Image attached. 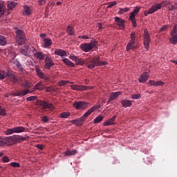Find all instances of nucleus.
<instances>
[{
  "mask_svg": "<svg viewBox=\"0 0 177 177\" xmlns=\"http://www.w3.org/2000/svg\"><path fill=\"white\" fill-rule=\"evenodd\" d=\"M46 92H52V91H55V90H53V88H52V87H46Z\"/></svg>",
  "mask_w": 177,
  "mask_h": 177,
  "instance_id": "56",
  "label": "nucleus"
},
{
  "mask_svg": "<svg viewBox=\"0 0 177 177\" xmlns=\"http://www.w3.org/2000/svg\"><path fill=\"white\" fill-rule=\"evenodd\" d=\"M8 77V73L5 71H0V80H5Z\"/></svg>",
  "mask_w": 177,
  "mask_h": 177,
  "instance_id": "39",
  "label": "nucleus"
},
{
  "mask_svg": "<svg viewBox=\"0 0 177 177\" xmlns=\"http://www.w3.org/2000/svg\"><path fill=\"white\" fill-rule=\"evenodd\" d=\"M88 113L86 112L83 116L78 119L71 120V122H72V124H75L76 127H82L84 122L86 120V118H88Z\"/></svg>",
  "mask_w": 177,
  "mask_h": 177,
  "instance_id": "6",
  "label": "nucleus"
},
{
  "mask_svg": "<svg viewBox=\"0 0 177 177\" xmlns=\"http://www.w3.org/2000/svg\"><path fill=\"white\" fill-rule=\"evenodd\" d=\"M167 28H168V26H163L160 29V31H165V30H167Z\"/></svg>",
  "mask_w": 177,
  "mask_h": 177,
  "instance_id": "57",
  "label": "nucleus"
},
{
  "mask_svg": "<svg viewBox=\"0 0 177 177\" xmlns=\"http://www.w3.org/2000/svg\"><path fill=\"white\" fill-rule=\"evenodd\" d=\"M121 104H122L123 107H131V106H132V101L129 100H122L121 101Z\"/></svg>",
  "mask_w": 177,
  "mask_h": 177,
  "instance_id": "21",
  "label": "nucleus"
},
{
  "mask_svg": "<svg viewBox=\"0 0 177 177\" xmlns=\"http://www.w3.org/2000/svg\"><path fill=\"white\" fill-rule=\"evenodd\" d=\"M41 78H44V80H48V77L47 76H45V75H43V77Z\"/></svg>",
  "mask_w": 177,
  "mask_h": 177,
  "instance_id": "64",
  "label": "nucleus"
},
{
  "mask_svg": "<svg viewBox=\"0 0 177 177\" xmlns=\"http://www.w3.org/2000/svg\"><path fill=\"white\" fill-rule=\"evenodd\" d=\"M169 41H170V42H171V44L173 45H176V44H177V35H171V37L169 38Z\"/></svg>",
  "mask_w": 177,
  "mask_h": 177,
  "instance_id": "31",
  "label": "nucleus"
},
{
  "mask_svg": "<svg viewBox=\"0 0 177 177\" xmlns=\"http://www.w3.org/2000/svg\"><path fill=\"white\" fill-rule=\"evenodd\" d=\"M71 88L73 91H88L89 89V86L77 84L71 85Z\"/></svg>",
  "mask_w": 177,
  "mask_h": 177,
  "instance_id": "13",
  "label": "nucleus"
},
{
  "mask_svg": "<svg viewBox=\"0 0 177 177\" xmlns=\"http://www.w3.org/2000/svg\"><path fill=\"white\" fill-rule=\"evenodd\" d=\"M66 32L68 33V35H74V28L71 26H68L66 28Z\"/></svg>",
  "mask_w": 177,
  "mask_h": 177,
  "instance_id": "30",
  "label": "nucleus"
},
{
  "mask_svg": "<svg viewBox=\"0 0 177 177\" xmlns=\"http://www.w3.org/2000/svg\"><path fill=\"white\" fill-rule=\"evenodd\" d=\"M8 9H15L16 8V3L11 1L8 4Z\"/></svg>",
  "mask_w": 177,
  "mask_h": 177,
  "instance_id": "42",
  "label": "nucleus"
},
{
  "mask_svg": "<svg viewBox=\"0 0 177 177\" xmlns=\"http://www.w3.org/2000/svg\"><path fill=\"white\" fill-rule=\"evenodd\" d=\"M97 27H98L99 30H102V28H103V24L102 23H98Z\"/></svg>",
  "mask_w": 177,
  "mask_h": 177,
  "instance_id": "59",
  "label": "nucleus"
},
{
  "mask_svg": "<svg viewBox=\"0 0 177 177\" xmlns=\"http://www.w3.org/2000/svg\"><path fill=\"white\" fill-rule=\"evenodd\" d=\"M77 153V150H67L64 152V156H75V154Z\"/></svg>",
  "mask_w": 177,
  "mask_h": 177,
  "instance_id": "32",
  "label": "nucleus"
},
{
  "mask_svg": "<svg viewBox=\"0 0 177 177\" xmlns=\"http://www.w3.org/2000/svg\"><path fill=\"white\" fill-rule=\"evenodd\" d=\"M27 137H23L21 136L14 135L10 137H6L5 139L0 138V146H5L6 145V142H9V140H17V142H24V140H27Z\"/></svg>",
  "mask_w": 177,
  "mask_h": 177,
  "instance_id": "4",
  "label": "nucleus"
},
{
  "mask_svg": "<svg viewBox=\"0 0 177 177\" xmlns=\"http://www.w3.org/2000/svg\"><path fill=\"white\" fill-rule=\"evenodd\" d=\"M36 73H37L38 77H39L40 78H44V73H42V71H41V69H39V68H37Z\"/></svg>",
  "mask_w": 177,
  "mask_h": 177,
  "instance_id": "40",
  "label": "nucleus"
},
{
  "mask_svg": "<svg viewBox=\"0 0 177 177\" xmlns=\"http://www.w3.org/2000/svg\"><path fill=\"white\" fill-rule=\"evenodd\" d=\"M130 10V8L128 7H126L124 8H120L118 13L119 15H124V13H127V12H129Z\"/></svg>",
  "mask_w": 177,
  "mask_h": 177,
  "instance_id": "35",
  "label": "nucleus"
},
{
  "mask_svg": "<svg viewBox=\"0 0 177 177\" xmlns=\"http://www.w3.org/2000/svg\"><path fill=\"white\" fill-rule=\"evenodd\" d=\"M120 95H121L120 91L111 93V96L109 97V101L115 100V99H117V97H118V96H120Z\"/></svg>",
  "mask_w": 177,
  "mask_h": 177,
  "instance_id": "23",
  "label": "nucleus"
},
{
  "mask_svg": "<svg viewBox=\"0 0 177 177\" xmlns=\"http://www.w3.org/2000/svg\"><path fill=\"white\" fill-rule=\"evenodd\" d=\"M36 147L37 149H39V150H43L44 149V145H37Z\"/></svg>",
  "mask_w": 177,
  "mask_h": 177,
  "instance_id": "58",
  "label": "nucleus"
},
{
  "mask_svg": "<svg viewBox=\"0 0 177 177\" xmlns=\"http://www.w3.org/2000/svg\"><path fill=\"white\" fill-rule=\"evenodd\" d=\"M41 121H43V122H48V121H49V119H48V116H43Z\"/></svg>",
  "mask_w": 177,
  "mask_h": 177,
  "instance_id": "54",
  "label": "nucleus"
},
{
  "mask_svg": "<svg viewBox=\"0 0 177 177\" xmlns=\"http://www.w3.org/2000/svg\"><path fill=\"white\" fill-rule=\"evenodd\" d=\"M2 161H3V162H9V161H10V159H9V158H8V156H3L2 158Z\"/></svg>",
  "mask_w": 177,
  "mask_h": 177,
  "instance_id": "52",
  "label": "nucleus"
},
{
  "mask_svg": "<svg viewBox=\"0 0 177 177\" xmlns=\"http://www.w3.org/2000/svg\"><path fill=\"white\" fill-rule=\"evenodd\" d=\"M32 53L37 59H39V60H45L46 56H48V55H45L41 52L37 51L35 48H32Z\"/></svg>",
  "mask_w": 177,
  "mask_h": 177,
  "instance_id": "11",
  "label": "nucleus"
},
{
  "mask_svg": "<svg viewBox=\"0 0 177 177\" xmlns=\"http://www.w3.org/2000/svg\"><path fill=\"white\" fill-rule=\"evenodd\" d=\"M62 62H64V63L66 64V66H68V67H75L74 63H73V62H71L68 58L62 59Z\"/></svg>",
  "mask_w": 177,
  "mask_h": 177,
  "instance_id": "22",
  "label": "nucleus"
},
{
  "mask_svg": "<svg viewBox=\"0 0 177 177\" xmlns=\"http://www.w3.org/2000/svg\"><path fill=\"white\" fill-rule=\"evenodd\" d=\"M168 9H169V10H174V9H175V6L171 5L168 7Z\"/></svg>",
  "mask_w": 177,
  "mask_h": 177,
  "instance_id": "60",
  "label": "nucleus"
},
{
  "mask_svg": "<svg viewBox=\"0 0 177 177\" xmlns=\"http://www.w3.org/2000/svg\"><path fill=\"white\" fill-rule=\"evenodd\" d=\"M76 64L78 66H84V64H85V60L84 59L82 58H77V59L76 60Z\"/></svg>",
  "mask_w": 177,
  "mask_h": 177,
  "instance_id": "36",
  "label": "nucleus"
},
{
  "mask_svg": "<svg viewBox=\"0 0 177 177\" xmlns=\"http://www.w3.org/2000/svg\"><path fill=\"white\" fill-rule=\"evenodd\" d=\"M44 67L46 68V70H50L51 67H53L55 66V63L53 62V59L52 57L49 55H46V58H44Z\"/></svg>",
  "mask_w": 177,
  "mask_h": 177,
  "instance_id": "10",
  "label": "nucleus"
},
{
  "mask_svg": "<svg viewBox=\"0 0 177 177\" xmlns=\"http://www.w3.org/2000/svg\"><path fill=\"white\" fill-rule=\"evenodd\" d=\"M11 167H13V168H19L20 164L19 162H12L10 163Z\"/></svg>",
  "mask_w": 177,
  "mask_h": 177,
  "instance_id": "46",
  "label": "nucleus"
},
{
  "mask_svg": "<svg viewBox=\"0 0 177 177\" xmlns=\"http://www.w3.org/2000/svg\"><path fill=\"white\" fill-rule=\"evenodd\" d=\"M132 50H135V49H136V46H133L131 48Z\"/></svg>",
  "mask_w": 177,
  "mask_h": 177,
  "instance_id": "63",
  "label": "nucleus"
},
{
  "mask_svg": "<svg viewBox=\"0 0 177 177\" xmlns=\"http://www.w3.org/2000/svg\"><path fill=\"white\" fill-rule=\"evenodd\" d=\"M24 15H26V16H30V15H31V8L28 7V6H25L24 7Z\"/></svg>",
  "mask_w": 177,
  "mask_h": 177,
  "instance_id": "27",
  "label": "nucleus"
},
{
  "mask_svg": "<svg viewBox=\"0 0 177 177\" xmlns=\"http://www.w3.org/2000/svg\"><path fill=\"white\" fill-rule=\"evenodd\" d=\"M131 99L138 100L140 99V94H134L131 96Z\"/></svg>",
  "mask_w": 177,
  "mask_h": 177,
  "instance_id": "51",
  "label": "nucleus"
},
{
  "mask_svg": "<svg viewBox=\"0 0 177 177\" xmlns=\"http://www.w3.org/2000/svg\"><path fill=\"white\" fill-rule=\"evenodd\" d=\"M26 131V127H16L12 129H7L4 131L5 135H13V133H21V132H24Z\"/></svg>",
  "mask_w": 177,
  "mask_h": 177,
  "instance_id": "5",
  "label": "nucleus"
},
{
  "mask_svg": "<svg viewBox=\"0 0 177 177\" xmlns=\"http://www.w3.org/2000/svg\"><path fill=\"white\" fill-rule=\"evenodd\" d=\"M140 8L138 6H136L132 12L130 13L129 19H133L136 16L138 12H140Z\"/></svg>",
  "mask_w": 177,
  "mask_h": 177,
  "instance_id": "24",
  "label": "nucleus"
},
{
  "mask_svg": "<svg viewBox=\"0 0 177 177\" xmlns=\"http://www.w3.org/2000/svg\"><path fill=\"white\" fill-rule=\"evenodd\" d=\"M88 106L89 104L82 101H77L73 103V107L76 109V110H84V109H88Z\"/></svg>",
  "mask_w": 177,
  "mask_h": 177,
  "instance_id": "8",
  "label": "nucleus"
},
{
  "mask_svg": "<svg viewBox=\"0 0 177 177\" xmlns=\"http://www.w3.org/2000/svg\"><path fill=\"white\" fill-rule=\"evenodd\" d=\"M130 41L129 42H131L133 44H136V32H132L130 35Z\"/></svg>",
  "mask_w": 177,
  "mask_h": 177,
  "instance_id": "28",
  "label": "nucleus"
},
{
  "mask_svg": "<svg viewBox=\"0 0 177 177\" xmlns=\"http://www.w3.org/2000/svg\"><path fill=\"white\" fill-rule=\"evenodd\" d=\"M44 45L46 48H49V46H52V39L48 38L44 39Z\"/></svg>",
  "mask_w": 177,
  "mask_h": 177,
  "instance_id": "26",
  "label": "nucleus"
},
{
  "mask_svg": "<svg viewBox=\"0 0 177 177\" xmlns=\"http://www.w3.org/2000/svg\"><path fill=\"white\" fill-rule=\"evenodd\" d=\"M40 38H45V37H46V34L44 33H41L39 35Z\"/></svg>",
  "mask_w": 177,
  "mask_h": 177,
  "instance_id": "62",
  "label": "nucleus"
},
{
  "mask_svg": "<svg viewBox=\"0 0 177 177\" xmlns=\"http://www.w3.org/2000/svg\"><path fill=\"white\" fill-rule=\"evenodd\" d=\"M86 64L90 69L95 68L96 66H106L107 61H100V57H94L92 59L86 60Z\"/></svg>",
  "mask_w": 177,
  "mask_h": 177,
  "instance_id": "3",
  "label": "nucleus"
},
{
  "mask_svg": "<svg viewBox=\"0 0 177 177\" xmlns=\"http://www.w3.org/2000/svg\"><path fill=\"white\" fill-rule=\"evenodd\" d=\"M69 59H71V60H74L76 62L78 59V57H77L73 54H71L69 56Z\"/></svg>",
  "mask_w": 177,
  "mask_h": 177,
  "instance_id": "49",
  "label": "nucleus"
},
{
  "mask_svg": "<svg viewBox=\"0 0 177 177\" xmlns=\"http://www.w3.org/2000/svg\"><path fill=\"white\" fill-rule=\"evenodd\" d=\"M6 114V109L0 106V115H5Z\"/></svg>",
  "mask_w": 177,
  "mask_h": 177,
  "instance_id": "47",
  "label": "nucleus"
},
{
  "mask_svg": "<svg viewBox=\"0 0 177 177\" xmlns=\"http://www.w3.org/2000/svg\"><path fill=\"white\" fill-rule=\"evenodd\" d=\"M103 116H97L94 119V123L95 124H99V122H102L103 121Z\"/></svg>",
  "mask_w": 177,
  "mask_h": 177,
  "instance_id": "38",
  "label": "nucleus"
},
{
  "mask_svg": "<svg viewBox=\"0 0 177 177\" xmlns=\"http://www.w3.org/2000/svg\"><path fill=\"white\" fill-rule=\"evenodd\" d=\"M144 46L145 49H149L150 48V42H151V38H150V35L147 29L144 30Z\"/></svg>",
  "mask_w": 177,
  "mask_h": 177,
  "instance_id": "7",
  "label": "nucleus"
},
{
  "mask_svg": "<svg viewBox=\"0 0 177 177\" xmlns=\"http://www.w3.org/2000/svg\"><path fill=\"white\" fill-rule=\"evenodd\" d=\"M44 84L42 82H37L32 90L30 89H24V90H18L15 91L12 95L13 96H26V95H28V93H32V92H35V91H44Z\"/></svg>",
  "mask_w": 177,
  "mask_h": 177,
  "instance_id": "2",
  "label": "nucleus"
},
{
  "mask_svg": "<svg viewBox=\"0 0 177 177\" xmlns=\"http://www.w3.org/2000/svg\"><path fill=\"white\" fill-rule=\"evenodd\" d=\"M80 48L83 52H89L90 50H92V46L89 44V43H85L80 45Z\"/></svg>",
  "mask_w": 177,
  "mask_h": 177,
  "instance_id": "16",
  "label": "nucleus"
},
{
  "mask_svg": "<svg viewBox=\"0 0 177 177\" xmlns=\"http://www.w3.org/2000/svg\"><path fill=\"white\" fill-rule=\"evenodd\" d=\"M129 19L131 20L133 27H136V26H138L136 24V19H135V18H129Z\"/></svg>",
  "mask_w": 177,
  "mask_h": 177,
  "instance_id": "50",
  "label": "nucleus"
},
{
  "mask_svg": "<svg viewBox=\"0 0 177 177\" xmlns=\"http://www.w3.org/2000/svg\"><path fill=\"white\" fill-rule=\"evenodd\" d=\"M149 77H150V75L148 72H144L138 79L139 82H141L142 84H145L146 81L149 80Z\"/></svg>",
  "mask_w": 177,
  "mask_h": 177,
  "instance_id": "14",
  "label": "nucleus"
},
{
  "mask_svg": "<svg viewBox=\"0 0 177 177\" xmlns=\"http://www.w3.org/2000/svg\"><path fill=\"white\" fill-rule=\"evenodd\" d=\"M116 118H117V115H113L111 118L109 119L107 121L104 122V124H103L104 127H109L110 125H115V123H114V121H115Z\"/></svg>",
  "mask_w": 177,
  "mask_h": 177,
  "instance_id": "17",
  "label": "nucleus"
},
{
  "mask_svg": "<svg viewBox=\"0 0 177 177\" xmlns=\"http://www.w3.org/2000/svg\"><path fill=\"white\" fill-rule=\"evenodd\" d=\"M55 55L63 57V56H67V53L62 49H56L55 50Z\"/></svg>",
  "mask_w": 177,
  "mask_h": 177,
  "instance_id": "20",
  "label": "nucleus"
},
{
  "mask_svg": "<svg viewBox=\"0 0 177 177\" xmlns=\"http://www.w3.org/2000/svg\"><path fill=\"white\" fill-rule=\"evenodd\" d=\"M8 42L6 41V37L0 35V45L5 46Z\"/></svg>",
  "mask_w": 177,
  "mask_h": 177,
  "instance_id": "33",
  "label": "nucleus"
},
{
  "mask_svg": "<svg viewBox=\"0 0 177 177\" xmlns=\"http://www.w3.org/2000/svg\"><path fill=\"white\" fill-rule=\"evenodd\" d=\"M5 9H6V5H5V3L0 2V17L5 15Z\"/></svg>",
  "mask_w": 177,
  "mask_h": 177,
  "instance_id": "25",
  "label": "nucleus"
},
{
  "mask_svg": "<svg viewBox=\"0 0 177 177\" xmlns=\"http://www.w3.org/2000/svg\"><path fill=\"white\" fill-rule=\"evenodd\" d=\"M71 114L70 112H62L60 113L59 117L60 118H68Z\"/></svg>",
  "mask_w": 177,
  "mask_h": 177,
  "instance_id": "34",
  "label": "nucleus"
},
{
  "mask_svg": "<svg viewBox=\"0 0 177 177\" xmlns=\"http://www.w3.org/2000/svg\"><path fill=\"white\" fill-rule=\"evenodd\" d=\"M171 35H177V25H174L171 32Z\"/></svg>",
  "mask_w": 177,
  "mask_h": 177,
  "instance_id": "44",
  "label": "nucleus"
},
{
  "mask_svg": "<svg viewBox=\"0 0 177 177\" xmlns=\"http://www.w3.org/2000/svg\"><path fill=\"white\" fill-rule=\"evenodd\" d=\"M38 104H39V106H42L44 110H45L46 109H48L49 110H55V106H53V104L50 103L48 101L39 100Z\"/></svg>",
  "mask_w": 177,
  "mask_h": 177,
  "instance_id": "9",
  "label": "nucleus"
},
{
  "mask_svg": "<svg viewBox=\"0 0 177 177\" xmlns=\"http://www.w3.org/2000/svg\"><path fill=\"white\" fill-rule=\"evenodd\" d=\"M79 38H80L82 39H89V37H88V35L79 36Z\"/></svg>",
  "mask_w": 177,
  "mask_h": 177,
  "instance_id": "55",
  "label": "nucleus"
},
{
  "mask_svg": "<svg viewBox=\"0 0 177 177\" xmlns=\"http://www.w3.org/2000/svg\"><path fill=\"white\" fill-rule=\"evenodd\" d=\"M16 42L18 45L23 46L20 48V53L24 56L29 57L31 55V50H32V48L30 47L28 45L26 44V41H27V37H26V33L24 30L21 29H17L16 30Z\"/></svg>",
  "mask_w": 177,
  "mask_h": 177,
  "instance_id": "1",
  "label": "nucleus"
},
{
  "mask_svg": "<svg viewBox=\"0 0 177 177\" xmlns=\"http://www.w3.org/2000/svg\"><path fill=\"white\" fill-rule=\"evenodd\" d=\"M67 84H73V82H69L67 80H62V81L58 82L59 86H64V85H66Z\"/></svg>",
  "mask_w": 177,
  "mask_h": 177,
  "instance_id": "37",
  "label": "nucleus"
},
{
  "mask_svg": "<svg viewBox=\"0 0 177 177\" xmlns=\"http://www.w3.org/2000/svg\"><path fill=\"white\" fill-rule=\"evenodd\" d=\"M91 46L92 49H93V48H95V46H96V45H97V41L93 39L91 41V44H89Z\"/></svg>",
  "mask_w": 177,
  "mask_h": 177,
  "instance_id": "45",
  "label": "nucleus"
},
{
  "mask_svg": "<svg viewBox=\"0 0 177 177\" xmlns=\"http://www.w3.org/2000/svg\"><path fill=\"white\" fill-rule=\"evenodd\" d=\"M148 85H149L150 86H161L162 85H164V82L162 81L156 82L154 80H149L148 82Z\"/></svg>",
  "mask_w": 177,
  "mask_h": 177,
  "instance_id": "19",
  "label": "nucleus"
},
{
  "mask_svg": "<svg viewBox=\"0 0 177 177\" xmlns=\"http://www.w3.org/2000/svg\"><path fill=\"white\" fill-rule=\"evenodd\" d=\"M37 97L36 95L26 97L27 102H34V100H37Z\"/></svg>",
  "mask_w": 177,
  "mask_h": 177,
  "instance_id": "43",
  "label": "nucleus"
},
{
  "mask_svg": "<svg viewBox=\"0 0 177 177\" xmlns=\"http://www.w3.org/2000/svg\"><path fill=\"white\" fill-rule=\"evenodd\" d=\"M114 19H115L116 25L118 26V27L120 28V30H124L125 28V20L118 17H115Z\"/></svg>",
  "mask_w": 177,
  "mask_h": 177,
  "instance_id": "12",
  "label": "nucleus"
},
{
  "mask_svg": "<svg viewBox=\"0 0 177 177\" xmlns=\"http://www.w3.org/2000/svg\"><path fill=\"white\" fill-rule=\"evenodd\" d=\"M161 6H162V3L155 4L154 6H152V8H151L147 11L148 15H151L155 12H157V10H158V9L161 8Z\"/></svg>",
  "mask_w": 177,
  "mask_h": 177,
  "instance_id": "15",
  "label": "nucleus"
},
{
  "mask_svg": "<svg viewBox=\"0 0 177 177\" xmlns=\"http://www.w3.org/2000/svg\"><path fill=\"white\" fill-rule=\"evenodd\" d=\"M134 43H132L131 41H129L127 43V47H126V50H131L132 49V47L134 46Z\"/></svg>",
  "mask_w": 177,
  "mask_h": 177,
  "instance_id": "41",
  "label": "nucleus"
},
{
  "mask_svg": "<svg viewBox=\"0 0 177 177\" xmlns=\"http://www.w3.org/2000/svg\"><path fill=\"white\" fill-rule=\"evenodd\" d=\"M16 66L17 67V68H19V70H20V71H23V66H21V64H20V62H19L18 61L16 62Z\"/></svg>",
  "mask_w": 177,
  "mask_h": 177,
  "instance_id": "48",
  "label": "nucleus"
},
{
  "mask_svg": "<svg viewBox=\"0 0 177 177\" xmlns=\"http://www.w3.org/2000/svg\"><path fill=\"white\" fill-rule=\"evenodd\" d=\"M21 86H23V88H25L24 89H30V88H32V86H34V84L29 80H25L21 83Z\"/></svg>",
  "mask_w": 177,
  "mask_h": 177,
  "instance_id": "18",
  "label": "nucleus"
},
{
  "mask_svg": "<svg viewBox=\"0 0 177 177\" xmlns=\"http://www.w3.org/2000/svg\"><path fill=\"white\" fill-rule=\"evenodd\" d=\"M39 5H44L45 3V0H39Z\"/></svg>",
  "mask_w": 177,
  "mask_h": 177,
  "instance_id": "61",
  "label": "nucleus"
},
{
  "mask_svg": "<svg viewBox=\"0 0 177 177\" xmlns=\"http://www.w3.org/2000/svg\"><path fill=\"white\" fill-rule=\"evenodd\" d=\"M100 109V105H97L96 106H93L90 109H88L86 113L88 114V115H91V113H93V111H95V110H99Z\"/></svg>",
  "mask_w": 177,
  "mask_h": 177,
  "instance_id": "29",
  "label": "nucleus"
},
{
  "mask_svg": "<svg viewBox=\"0 0 177 177\" xmlns=\"http://www.w3.org/2000/svg\"><path fill=\"white\" fill-rule=\"evenodd\" d=\"M117 5V1H112L110 4L107 6L108 8H113V6H115Z\"/></svg>",
  "mask_w": 177,
  "mask_h": 177,
  "instance_id": "53",
  "label": "nucleus"
}]
</instances>
